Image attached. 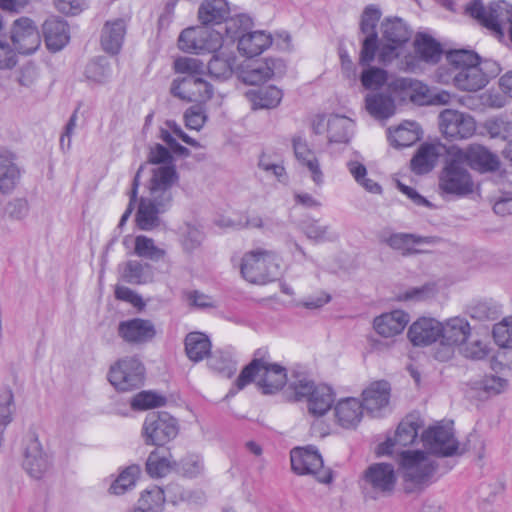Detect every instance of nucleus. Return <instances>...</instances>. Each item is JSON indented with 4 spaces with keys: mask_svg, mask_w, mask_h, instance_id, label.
<instances>
[{
    "mask_svg": "<svg viewBox=\"0 0 512 512\" xmlns=\"http://www.w3.org/2000/svg\"><path fill=\"white\" fill-rule=\"evenodd\" d=\"M148 162L151 164H161L160 167H173L176 171L171 152L161 144H155L150 148Z\"/></svg>",
    "mask_w": 512,
    "mask_h": 512,
    "instance_id": "680f3d73",
    "label": "nucleus"
},
{
    "mask_svg": "<svg viewBox=\"0 0 512 512\" xmlns=\"http://www.w3.org/2000/svg\"><path fill=\"white\" fill-rule=\"evenodd\" d=\"M422 427L420 420L410 416L400 422L393 438H388L378 447V454H392L397 452L395 447H406L415 442L419 429Z\"/></svg>",
    "mask_w": 512,
    "mask_h": 512,
    "instance_id": "5701e85b",
    "label": "nucleus"
},
{
    "mask_svg": "<svg viewBox=\"0 0 512 512\" xmlns=\"http://www.w3.org/2000/svg\"><path fill=\"white\" fill-rule=\"evenodd\" d=\"M455 153H461L463 163L480 172H492L500 166L499 158L486 147L479 144H471L466 149L451 146Z\"/></svg>",
    "mask_w": 512,
    "mask_h": 512,
    "instance_id": "4be33fe9",
    "label": "nucleus"
},
{
    "mask_svg": "<svg viewBox=\"0 0 512 512\" xmlns=\"http://www.w3.org/2000/svg\"><path fill=\"white\" fill-rule=\"evenodd\" d=\"M282 97V91L276 86L263 87L252 94V107L254 109L275 108L280 104Z\"/></svg>",
    "mask_w": 512,
    "mask_h": 512,
    "instance_id": "de8ad7c7",
    "label": "nucleus"
},
{
    "mask_svg": "<svg viewBox=\"0 0 512 512\" xmlns=\"http://www.w3.org/2000/svg\"><path fill=\"white\" fill-rule=\"evenodd\" d=\"M365 106L371 116L377 119H387L394 115L396 105L393 96L386 90L371 92L365 97Z\"/></svg>",
    "mask_w": 512,
    "mask_h": 512,
    "instance_id": "473e14b6",
    "label": "nucleus"
},
{
    "mask_svg": "<svg viewBox=\"0 0 512 512\" xmlns=\"http://www.w3.org/2000/svg\"><path fill=\"white\" fill-rule=\"evenodd\" d=\"M378 62L383 66L390 65L404 53L406 44L412 37L411 27L400 17H385L380 24Z\"/></svg>",
    "mask_w": 512,
    "mask_h": 512,
    "instance_id": "39448f33",
    "label": "nucleus"
},
{
    "mask_svg": "<svg viewBox=\"0 0 512 512\" xmlns=\"http://www.w3.org/2000/svg\"><path fill=\"white\" fill-rule=\"evenodd\" d=\"M175 71L185 74L171 84V94L187 102H206L213 96V86L203 79L205 65L196 58H179L174 63Z\"/></svg>",
    "mask_w": 512,
    "mask_h": 512,
    "instance_id": "20e7f679",
    "label": "nucleus"
},
{
    "mask_svg": "<svg viewBox=\"0 0 512 512\" xmlns=\"http://www.w3.org/2000/svg\"><path fill=\"white\" fill-rule=\"evenodd\" d=\"M462 157L461 153H455L451 147L446 150L444 166L438 181L441 194L462 198L473 193L474 182Z\"/></svg>",
    "mask_w": 512,
    "mask_h": 512,
    "instance_id": "423d86ee",
    "label": "nucleus"
},
{
    "mask_svg": "<svg viewBox=\"0 0 512 512\" xmlns=\"http://www.w3.org/2000/svg\"><path fill=\"white\" fill-rule=\"evenodd\" d=\"M134 252L137 256L149 259L151 261H159L164 258L165 250L157 247L154 240L144 235L135 238Z\"/></svg>",
    "mask_w": 512,
    "mask_h": 512,
    "instance_id": "3c124183",
    "label": "nucleus"
},
{
    "mask_svg": "<svg viewBox=\"0 0 512 512\" xmlns=\"http://www.w3.org/2000/svg\"><path fill=\"white\" fill-rule=\"evenodd\" d=\"M443 148L441 144H421L410 161L411 170L417 175L429 173L435 167Z\"/></svg>",
    "mask_w": 512,
    "mask_h": 512,
    "instance_id": "2f4dec72",
    "label": "nucleus"
},
{
    "mask_svg": "<svg viewBox=\"0 0 512 512\" xmlns=\"http://www.w3.org/2000/svg\"><path fill=\"white\" fill-rule=\"evenodd\" d=\"M482 389L488 394V395H497L501 392H503L507 386L508 382L506 379L489 375L485 376L484 379L481 382Z\"/></svg>",
    "mask_w": 512,
    "mask_h": 512,
    "instance_id": "774afa93",
    "label": "nucleus"
},
{
    "mask_svg": "<svg viewBox=\"0 0 512 512\" xmlns=\"http://www.w3.org/2000/svg\"><path fill=\"white\" fill-rule=\"evenodd\" d=\"M11 39L20 54H32L41 44L40 33L29 18L22 17L14 22Z\"/></svg>",
    "mask_w": 512,
    "mask_h": 512,
    "instance_id": "412c9836",
    "label": "nucleus"
},
{
    "mask_svg": "<svg viewBox=\"0 0 512 512\" xmlns=\"http://www.w3.org/2000/svg\"><path fill=\"white\" fill-rule=\"evenodd\" d=\"M381 242L388 245L391 249L400 252L403 256L422 253V250L416 248L421 244H435L437 238L433 236H419L412 233H392L388 236H382Z\"/></svg>",
    "mask_w": 512,
    "mask_h": 512,
    "instance_id": "a878e982",
    "label": "nucleus"
},
{
    "mask_svg": "<svg viewBox=\"0 0 512 512\" xmlns=\"http://www.w3.org/2000/svg\"><path fill=\"white\" fill-rule=\"evenodd\" d=\"M145 367L136 357H124L110 367L108 380L118 391L126 392L144 384Z\"/></svg>",
    "mask_w": 512,
    "mask_h": 512,
    "instance_id": "f8f14e48",
    "label": "nucleus"
},
{
    "mask_svg": "<svg viewBox=\"0 0 512 512\" xmlns=\"http://www.w3.org/2000/svg\"><path fill=\"white\" fill-rule=\"evenodd\" d=\"M359 64L364 67L360 74V81L362 86L367 90H379L387 85L388 72L380 67L372 66L369 64Z\"/></svg>",
    "mask_w": 512,
    "mask_h": 512,
    "instance_id": "a18cd8bd",
    "label": "nucleus"
},
{
    "mask_svg": "<svg viewBox=\"0 0 512 512\" xmlns=\"http://www.w3.org/2000/svg\"><path fill=\"white\" fill-rule=\"evenodd\" d=\"M239 270L246 281L259 285L275 281L281 274L277 255L261 248L245 253L239 261Z\"/></svg>",
    "mask_w": 512,
    "mask_h": 512,
    "instance_id": "0eeeda50",
    "label": "nucleus"
},
{
    "mask_svg": "<svg viewBox=\"0 0 512 512\" xmlns=\"http://www.w3.org/2000/svg\"><path fill=\"white\" fill-rule=\"evenodd\" d=\"M203 241L202 231L190 224L182 228V246L186 252H193L200 247Z\"/></svg>",
    "mask_w": 512,
    "mask_h": 512,
    "instance_id": "13d9d810",
    "label": "nucleus"
},
{
    "mask_svg": "<svg viewBox=\"0 0 512 512\" xmlns=\"http://www.w3.org/2000/svg\"><path fill=\"white\" fill-rule=\"evenodd\" d=\"M286 65L282 59L267 58L264 61L253 64L242 73V79L250 85H259L273 77L284 75Z\"/></svg>",
    "mask_w": 512,
    "mask_h": 512,
    "instance_id": "b1692460",
    "label": "nucleus"
},
{
    "mask_svg": "<svg viewBox=\"0 0 512 512\" xmlns=\"http://www.w3.org/2000/svg\"><path fill=\"white\" fill-rule=\"evenodd\" d=\"M179 432L177 420L165 411H153L146 415L142 437L146 445L163 446Z\"/></svg>",
    "mask_w": 512,
    "mask_h": 512,
    "instance_id": "9d476101",
    "label": "nucleus"
},
{
    "mask_svg": "<svg viewBox=\"0 0 512 512\" xmlns=\"http://www.w3.org/2000/svg\"><path fill=\"white\" fill-rule=\"evenodd\" d=\"M396 476L391 464L375 463L364 474V493L371 499L388 496L394 490Z\"/></svg>",
    "mask_w": 512,
    "mask_h": 512,
    "instance_id": "4468645a",
    "label": "nucleus"
},
{
    "mask_svg": "<svg viewBox=\"0 0 512 512\" xmlns=\"http://www.w3.org/2000/svg\"><path fill=\"white\" fill-rule=\"evenodd\" d=\"M422 442L430 453L440 456H451L458 449L452 430L440 425L425 430L422 434Z\"/></svg>",
    "mask_w": 512,
    "mask_h": 512,
    "instance_id": "6ab92c4d",
    "label": "nucleus"
},
{
    "mask_svg": "<svg viewBox=\"0 0 512 512\" xmlns=\"http://www.w3.org/2000/svg\"><path fill=\"white\" fill-rule=\"evenodd\" d=\"M446 63L440 65L435 78L441 84H452L466 92H477L501 72L500 65L490 59L482 60L472 50L455 49L445 54Z\"/></svg>",
    "mask_w": 512,
    "mask_h": 512,
    "instance_id": "f257e3e1",
    "label": "nucleus"
},
{
    "mask_svg": "<svg viewBox=\"0 0 512 512\" xmlns=\"http://www.w3.org/2000/svg\"><path fill=\"white\" fill-rule=\"evenodd\" d=\"M222 45V33L207 27L187 28L181 32L178 38L179 48L188 53H214Z\"/></svg>",
    "mask_w": 512,
    "mask_h": 512,
    "instance_id": "9b49d317",
    "label": "nucleus"
},
{
    "mask_svg": "<svg viewBox=\"0 0 512 512\" xmlns=\"http://www.w3.org/2000/svg\"><path fill=\"white\" fill-rule=\"evenodd\" d=\"M439 126L442 134L449 140L468 139L476 130L472 116L452 109L440 113Z\"/></svg>",
    "mask_w": 512,
    "mask_h": 512,
    "instance_id": "f3484780",
    "label": "nucleus"
},
{
    "mask_svg": "<svg viewBox=\"0 0 512 512\" xmlns=\"http://www.w3.org/2000/svg\"><path fill=\"white\" fill-rule=\"evenodd\" d=\"M290 387L293 389L297 400H302L304 398L308 400V398H311L314 394V390H316L317 385H315L314 382L309 380L306 376L300 375L297 376L295 381L290 383Z\"/></svg>",
    "mask_w": 512,
    "mask_h": 512,
    "instance_id": "e2e57ef3",
    "label": "nucleus"
},
{
    "mask_svg": "<svg viewBox=\"0 0 512 512\" xmlns=\"http://www.w3.org/2000/svg\"><path fill=\"white\" fill-rule=\"evenodd\" d=\"M308 411L314 416H323L334 402L332 389L324 384L317 385L311 398H308Z\"/></svg>",
    "mask_w": 512,
    "mask_h": 512,
    "instance_id": "37998d69",
    "label": "nucleus"
},
{
    "mask_svg": "<svg viewBox=\"0 0 512 512\" xmlns=\"http://www.w3.org/2000/svg\"><path fill=\"white\" fill-rule=\"evenodd\" d=\"M229 15L230 8L227 0H203L198 9V18L205 26L225 22L226 27L232 19Z\"/></svg>",
    "mask_w": 512,
    "mask_h": 512,
    "instance_id": "72a5a7b5",
    "label": "nucleus"
},
{
    "mask_svg": "<svg viewBox=\"0 0 512 512\" xmlns=\"http://www.w3.org/2000/svg\"><path fill=\"white\" fill-rule=\"evenodd\" d=\"M181 471L187 477L193 478L200 475L204 469L203 460L199 455H187L180 462Z\"/></svg>",
    "mask_w": 512,
    "mask_h": 512,
    "instance_id": "0e129e2a",
    "label": "nucleus"
},
{
    "mask_svg": "<svg viewBox=\"0 0 512 512\" xmlns=\"http://www.w3.org/2000/svg\"><path fill=\"white\" fill-rule=\"evenodd\" d=\"M170 461L160 457L157 451H152L146 461V470L152 477H163L170 469Z\"/></svg>",
    "mask_w": 512,
    "mask_h": 512,
    "instance_id": "052dcab7",
    "label": "nucleus"
},
{
    "mask_svg": "<svg viewBox=\"0 0 512 512\" xmlns=\"http://www.w3.org/2000/svg\"><path fill=\"white\" fill-rule=\"evenodd\" d=\"M186 300L191 307L205 309L215 307L214 299L198 290L189 291L186 294Z\"/></svg>",
    "mask_w": 512,
    "mask_h": 512,
    "instance_id": "338daca9",
    "label": "nucleus"
},
{
    "mask_svg": "<svg viewBox=\"0 0 512 512\" xmlns=\"http://www.w3.org/2000/svg\"><path fill=\"white\" fill-rule=\"evenodd\" d=\"M151 267L137 260H129L123 265L122 279L133 285L146 284L151 281Z\"/></svg>",
    "mask_w": 512,
    "mask_h": 512,
    "instance_id": "c03bdc74",
    "label": "nucleus"
},
{
    "mask_svg": "<svg viewBox=\"0 0 512 512\" xmlns=\"http://www.w3.org/2000/svg\"><path fill=\"white\" fill-rule=\"evenodd\" d=\"M292 470L299 475H314L319 482L329 483L332 480L330 470L324 469L323 459L313 446L296 447L290 453Z\"/></svg>",
    "mask_w": 512,
    "mask_h": 512,
    "instance_id": "ddd939ff",
    "label": "nucleus"
},
{
    "mask_svg": "<svg viewBox=\"0 0 512 512\" xmlns=\"http://www.w3.org/2000/svg\"><path fill=\"white\" fill-rule=\"evenodd\" d=\"M354 128L353 121L345 116L332 115L327 122V134L331 143H348Z\"/></svg>",
    "mask_w": 512,
    "mask_h": 512,
    "instance_id": "ea45409f",
    "label": "nucleus"
},
{
    "mask_svg": "<svg viewBox=\"0 0 512 512\" xmlns=\"http://www.w3.org/2000/svg\"><path fill=\"white\" fill-rule=\"evenodd\" d=\"M125 35L126 23L123 19L106 21L100 36L102 49L111 55H117L122 48Z\"/></svg>",
    "mask_w": 512,
    "mask_h": 512,
    "instance_id": "c85d7f7f",
    "label": "nucleus"
},
{
    "mask_svg": "<svg viewBox=\"0 0 512 512\" xmlns=\"http://www.w3.org/2000/svg\"><path fill=\"white\" fill-rule=\"evenodd\" d=\"M43 34L47 48L60 51L69 42V28L66 21L59 17H49L43 24Z\"/></svg>",
    "mask_w": 512,
    "mask_h": 512,
    "instance_id": "c756f323",
    "label": "nucleus"
},
{
    "mask_svg": "<svg viewBox=\"0 0 512 512\" xmlns=\"http://www.w3.org/2000/svg\"><path fill=\"white\" fill-rule=\"evenodd\" d=\"M164 503V491L158 486H152L142 492L138 506L146 512H161Z\"/></svg>",
    "mask_w": 512,
    "mask_h": 512,
    "instance_id": "8fccbe9b",
    "label": "nucleus"
},
{
    "mask_svg": "<svg viewBox=\"0 0 512 512\" xmlns=\"http://www.w3.org/2000/svg\"><path fill=\"white\" fill-rule=\"evenodd\" d=\"M30 214V204L25 197H14L0 203V218L10 222H24Z\"/></svg>",
    "mask_w": 512,
    "mask_h": 512,
    "instance_id": "58836bf2",
    "label": "nucleus"
},
{
    "mask_svg": "<svg viewBox=\"0 0 512 512\" xmlns=\"http://www.w3.org/2000/svg\"><path fill=\"white\" fill-rule=\"evenodd\" d=\"M166 398L152 391H142L131 400L133 410H147L165 405Z\"/></svg>",
    "mask_w": 512,
    "mask_h": 512,
    "instance_id": "864d4df0",
    "label": "nucleus"
},
{
    "mask_svg": "<svg viewBox=\"0 0 512 512\" xmlns=\"http://www.w3.org/2000/svg\"><path fill=\"white\" fill-rule=\"evenodd\" d=\"M398 462L404 480L415 484L428 480L436 468L430 457L421 450L399 452Z\"/></svg>",
    "mask_w": 512,
    "mask_h": 512,
    "instance_id": "2eb2a0df",
    "label": "nucleus"
},
{
    "mask_svg": "<svg viewBox=\"0 0 512 512\" xmlns=\"http://www.w3.org/2000/svg\"><path fill=\"white\" fill-rule=\"evenodd\" d=\"M409 314L402 310L384 313L374 319L375 331L382 337L389 338L400 334L409 323Z\"/></svg>",
    "mask_w": 512,
    "mask_h": 512,
    "instance_id": "7c9ffc66",
    "label": "nucleus"
},
{
    "mask_svg": "<svg viewBox=\"0 0 512 512\" xmlns=\"http://www.w3.org/2000/svg\"><path fill=\"white\" fill-rule=\"evenodd\" d=\"M363 406L356 398L340 400L335 406V415L342 427H355L361 420Z\"/></svg>",
    "mask_w": 512,
    "mask_h": 512,
    "instance_id": "c9c22d12",
    "label": "nucleus"
},
{
    "mask_svg": "<svg viewBox=\"0 0 512 512\" xmlns=\"http://www.w3.org/2000/svg\"><path fill=\"white\" fill-rule=\"evenodd\" d=\"M466 12L500 37L504 36L505 28L509 29L512 25V5L506 1L485 7L480 0H474L467 6Z\"/></svg>",
    "mask_w": 512,
    "mask_h": 512,
    "instance_id": "1a4fd4ad",
    "label": "nucleus"
},
{
    "mask_svg": "<svg viewBox=\"0 0 512 512\" xmlns=\"http://www.w3.org/2000/svg\"><path fill=\"white\" fill-rule=\"evenodd\" d=\"M85 75L88 80L96 83L106 82L112 75V68L106 57H97L91 60L86 68Z\"/></svg>",
    "mask_w": 512,
    "mask_h": 512,
    "instance_id": "09e8293b",
    "label": "nucleus"
},
{
    "mask_svg": "<svg viewBox=\"0 0 512 512\" xmlns=\"http://www.w3.org/2000/svg\"><path fill=\"white\" fill-rule=\"evenodd\" d=\"M391 387L385 380L372 382L363 392L361 405L373 417H379L390 400Z\"/></svg>",
    "mask_w": 512,
    "mask_h": 512,
    "instance_id": "393cba45",
    "label": "nucleus"
},
{
    "mask_svg": "<svg viewBox=\"0 0 512 512\" xmlns=\"http://www.w3.org/2000/svg\"><path fill=\"white\" fill-rule=\"evenodd\" d=\"M386 90L393 96L394 102L410 100L411 78H396L387 83Z\"/></svg>",
    "mask_w": 512,
    "mask_h": 512,
    "instance_id": "4d7b16f0",
    "label": "nucleus"
},
{
    "mask_svg": "<svg viewBox=\"0 0 512 512\" xmlns=\"http://www.w3.org/2000/svg\"><path fill=\"white\" fill-rule=\"evenodd\" d=\"M421 137V129L415 122L406 121L393 131H390L389 139L397 148L409 147Z\"/></svg>",
    "mask_w": 512,
    "mask_h": 512,
    "instance_id": "79ce46f5",
    "label": "nucleus"
},
{
    "mask_svg": "<svg viewBox=\"0 0 512 512\" xmlns=\"http://www.w3.org/2000/svg\"><path fill=\"white\" fill-rule=\"evenodd\" d=\"M141 469L138 465H130L123 469L118 477L109 487V493L114 495H123L134 488L140 475Z\"/></svg>",
    "mask_w": 512,
    "mask_h": 512,
    "instance_id": "49530a36",
    "label": "nucleus"
},
{
    "mask_svg": "<svg viewBox=\"0 0 512 512\" xmlns=\"http://www.w3.org/2000/svg\"><path fill=\"white\" fill-rule=\"evenodd\" d=\"M408 338L414 346H427L441 335V322L430 317H421L409 327Z\"/></svg>",
    "mask_w": 512,
    "mask_h": 512,
    "instance_id": "bb28decb",
    "label": "nucleus"
},
{
    "mask_svg": "<svg viewBox=\"0 0 512 512\" xmlns=\"http://www.w3.org/2000/svg\"><path fill=\"white\" fill-rule=\"evenodd\" d=\"M303 231L308 239L317 243L335 241L337 234L330 231L329 225H320L317 220H312L304 225Z\"/></svg>",
    "mask_w": 512,
    "mask_h": 512,
    "instance_id": "603ef678",
    "label": "nucleus"
},
{
    "mask_svg": "<svg viewBox=\"0 0 512 512\" xmlns=\"http://www.w3.org/2000/svg\"><path fill=\"white\" fill-rule=\"evenodd\" d=\"M38 78V71L33 63L23 65L16 73L15 81L24 88H31Z\"/></svg>",
    "mask_w": 512,
    "mask_h": 512,
    "instance_id": "69168bd1",
    "label": "nucleus"
},
{
    "mask_svg": "<svg viewBox=\"0 0 512 512\" xmlns=\"http://www.w3.org/2000/svg\"><path fill=\"white\" fill-rule=\"evenodd\" d=\"M255 382L263 394H273L284 387L287 382L286 369L270 361L266 348L254 352L253 359L246 365L235 381L237 390Z\"/></svg>",
    "mask_w": 512,
    "mask_h": 512,
    "instance_id": "7ed1b4c3",
    "label": "nucleus"
},
{
    "mask_svg": "<svg viewBox=\"0 0 512 512\" xmlns=\"http://www.w3.org/2000/svg\"><path fill=\"white\" fill-rule=\"evenodd\" d=\"M381 15V10L375 5H368L361 15L360 31L365 35L360 50V62L362 64H369L375 60L379 48V36L376 27Z\"/></svg>",
    "mask_w": 512,
    "mask_h": 512,
    "instance_id": "dca6fc26",
    "label": "nucleus"
},
{
    "mask_svg": "<svg viewBox=\"0 0 512 512\" xmlns=\"http://www.w3.org/2000/svg\"><path fill=\"white\" fill-rule=\"evenodd\" d=\"M16 161L15 153L0 148V191L3 194L11 193L20 180L21 169Z\"/></svg>",
    "mask_w": 512,
    "mask_h": 512,
    "instance_id": "cd10ccee",
    "label": "nucleus"
},
{
    "mask_svg": "<svg viewBox=\"0 0 512 512\" xmlns=\"http://www.w3.org/2000/svg\"><path fill=\"white\" fill-rule=\"evenodd\" d=\"M178 181L177 171L173 167L153 169L148 183V195L141 197L136 213L137 226L149 231L159 225V214L166 212L172 205V187Z\"/></svg>",
    "mask_w": 512,
    "mask_h": 512,
    "instance_id": "f03ea898",
    "label": "nucleus"
},
{
    "mask_svg": "<svg viewBox=\"0 0 512 512\" xmlns=\"http://www.w3.org/2000/svg\"><path fill=\"white\" fill-rule=\"evenodd\" d=\"M235 61L236 58L232 53L214 54L207 64L208 73L215 79L226 80L233 74Z\"/></svg>",
    "mask_w": 512,
    "mask_h": 512,
    "instance_id": "a19ab883",
    "label": "nucleus"
},
{
    "mask_svg": "<svg viewBox=\"0 0 512 512\" xmlns=\"http://www.w3.org/2000/svg\"><path fill=\"white\" fill-rule=\"evenodd\" d=\"M458 350L463 357L471 360H482L489 353L487 344L479 339L466 340L458 347Z\"/></svg>",
    "mask_w": 512,
    "mask_h": 512,
    "instance_id": "6e6d98bb",
    "label": "nucleus"
},
{
    "mask_svg": "<svg viewBox=\"0 0 512 512\" xmlns=\"http://www.w3.org/2000/svg\"><path fill=\"white\" fill-rule=\"evenodd\" d=\"M414 50L418 58L426 63H437L442 55V47L433 37L417 33L414 38Z\"/></svg>",
    "mask_w": 512,
    "mask_h": 512,
    "instance_id": "4c0bfd02",
    "label": "nucleus"
},
{
    "mask_svg": "<svg viewBox=\"0 0 512 512\" xmlns=\"http://www.w3.org/2000/svg\"><path fill=\"white\" fill-rule=\"evenodd\" d=\"M471 336V327L467 319L463 317H452L441 322V335L445 343H451L457 348L464 344Z\"/></svg>",
    "mask_w": 512,
    "mask_h": 512,
    "instance_id": "f704fd0d",
    "label": "nucleus"
},
{
    "mask_svg": "<svg viewBox=\"0 0 512 512\" xmlns=\"http://www.w3.org/2000/svg\"><path fill=\"white\" fill-rule=\"evenodd\" d=\"M470 316L474 319L495 320L499 315V309L496 303L488 300L478 301L469 307Z\"/></svg>",
    "mask_w": 512,
    "mask_h": 512,
    "instance_id": "5fc2aeb1",
    "label": "nucleus"
},
{
    "mask_svg": "<svg viewBox=\"0 0 512 512\" xmlns=\"http://www.w3.org/2000/svg\"><path fill=\"white\" fill-rule=\"evenodd\" d=\"M23 468L35 479H41L51 468V458L44 452L38 438L28 437L24 451Z\"/></svg>",
    "mask_w": 512,
    "mask_h": 512,
    "instance_id": "aec40b11",
    "label": "nucleus"
},
{
    "mask_svg": "<svg viewBox=\"0 0 512 512\" xmlns=\"http://www.w3.org/2000/svg\"><path fill=\"white\" fill-rule=\"evenodd\" d=\"M252 22L247 15H238L232 18L225 27L227 38L238 40V50L246 57L260 55L272 44V37L265 31L246 32Z\"/></svg>",
    "mask_w": 512,
    "mask_h": 512,
    "instance_id": "6e6552de",
    "label": "nucleus"
},
{
    "mask_svg": "<svg viewBox=\"0 0 512 512\" xmlns=\"http://www.w3.org/2000/svg\"><path fill=\"white\" fill-rule=\"evenodd\" d=\"M185 352L189 360L197 363L207 358L211 353L209 337L198 331L190 332L184 340Z\"/></svg>",
    "mask_w": 512,
    "mask_h": 512,
    "instance_id": "e433bc0d",
    "label": "nucleus"
},
{
    "mask_svg": "<svg viewBox=\"0 0 512 512\" xmlns=\"http://www.w3.org/2000/svg\"><path fill=\"white\" fill-rule=\"evenodd\" d=\"M119 337L131 345H144L156 336V328L149 319L132 318L118 324Z\"/></svg>",
    "mask_w": 512,
    "mask_h": 512,
    "instance_id": "a211bd4d",
    "label": "nucleus"
},
{
    "mask_svg": "<svg viewBox=\"0 0 512 512\" xmlns=\"http://www.w3.org/2000/svg\"><path fill=\"white\" fill-rule=\"evenodd\" d=\"M492 333L499 346L512 347V317H507L495 324Z\"/></svg>",
    "mask_w": 512,
    "mask_h": 512,
    "instance_id": "bf43d9fd",
    "label": "nucleus"
}]
</instances>
